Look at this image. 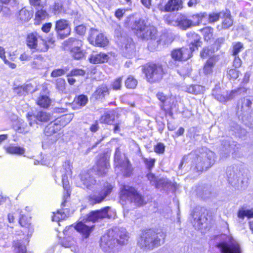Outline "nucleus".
Returning <instances> with one entry per match:
<instances>
[{
    "label": "nucleus",
    "instance_id": "a878e982",
    "mask_svg": "<svg viewBox=\"0 0 253 253\" xmlns=\"http://www.w3.org/2000/svg\"><path fill=\"white\" fill-rule=\"evenodd\" d=\"M93 225H87L83 221L79 222L75 227V228L82 233L85 238H87L93 228Z\"/></svg>",
    "mask_w": 253,
    "mask_h": 253
},
{
    "label": "nucleus",
    "instance_id": "de8ad7c7",
    "mask_svg": "<svg viewBox=\"0 0 253 253\" xmlns=\"http://www.w3.org/2000/svg\"><path fill=\"white\" fill-rule=\"evenodd\" d=\"M43 8L44 7H38V9H36L37 11L35 14V18L38 20H43L47 16V13Z\"/></svg>",
    "mask_w": 253,
    "mask_h": 253
},
{
    "label": "nucleus",
    "instance_id": "37998d69",
    "mask_svg": "<svg viewBox=\"0 0 253 253\" xmlns=\"http://www.w3.org/2000/svg\"><path fill=\"white\" fill-rule=\"evenodd\" d=\"M114 115H111L108 113L104 114L101 117L100 121L101 123L111 125L114 122Z\"/></svg>",
    "mask_w": 253,
    "mask_h": 253
},
{
    "label": "nucleus",
    "instance_id": "393cba45",
    "mask_svg": "<svg viewBox=\"0 0 253 253\" xmlns=\"http://www.w3.org/2000/svg\"><path fill=\"white\" fill-rule=\"evenodd\" d=\"M187 42L189 43V48L193 47L194 50L200 46V37L197 34L194 32H189L187 34Z\"/></svg>",
    "mask_w": 253,
    "mask_h": 253
},
{
    "label": "nucleus",
    "instance_id": "bb28decb",
    "mask_svg": "<svg viewBox=\"0 0 253 253\" xmlns=\"http://www.w3.org/2000/svg\"><path fill=\"white\" fill-rule=\"evenodd\" d=\"M39 37V36L37 33H32L28 34L26 38V43L28 47L30 49L35 50L39 41H38Z\"/></svg>",
    "mask_w": 253,
    "mask_h": 253
},
{
    "label": "nucleus",
    "instance_id": "864d4df0",
    "mask_svg": "<svg viewBox=\"0 0 253 253\" xmlns=\"http://www.w3.org/2000/svg\"><path fill=\"white\" fill-rule=\"evenodd\" d=\"M74 101L80 106H84L88 101V98L86 95L82 94L78 96Z\"/></svg>",
    "mask_w": 253,
    "mask_h": 253
},
{
    "label": "nucleus",
    "instance_id": "c85d7f7f",
    "mask_svg": "<svg viewBox=\"0 0 253 253\" xmlns=\"http://www.w3.org/2000/svg\"><path fill=\"white\" fill-rule=\"evenodd\" d=\"M109 94V89L105 85H101L98 87L93 93V97L96 99H101L106 95Z\"/></svg>",
    "mask_w": 253,
    "mask_h": 253
},
{
    "label": "nucleus",
    "instance_id": "5701e85b",
    "mask_svg": "<svg viewBox=\"0 0 253 253\" xmlns=\"http://www.w3.org/2000/svg\"><path fill=\"white\" fill-rule=\"evenodd\" d=\"M176 26L180 29L185 30L192 27L190 18L184 15H179L175 22Z\"/></svg>",
    "mask_w": 253,
    "mask_h": 253
},
{
    "label": "nucleus",
    "instance_id": "423d86ee",
    "mask_svg": "<svg viewBox=\"0 0 253 253\" xmlns=\"http://www.w3.org/2000/svg\"><path fill=\"white\" fill-rule=\"evenodd\" d=\"M143 72L147 81L151 83L160 82L164 74L162 66L156 64L145 65L143 68Z\"/></svg>",
    "mask_w": 253,
    "mask_h": 253
},
{
    "label": "nucleus",
    "instance_id": "79ce46f5",
    "mask_svg": "<svg viewBox=\"0 0 253 253\" xmlns=\"http://www.w3.org/2000/svg\"><path fill=\"white\" fill-rule=\"evenodd\" d=\"M30 125L28 126L23 121L20 120L18 122V126L16 130L20 133H26L30 131Z\"/></svg>",
    "mask_w": 253,
    "mask_h": 253
},
{
    "label": "nucleus",
    "instance_id": "4468645a",
    "mask_svg": "<svg viewBox=\"0 0 253 253\" xmlns=\"http://www.w3.org/2000/svg\"><path fill=\"white\" fill-rule=\"evenodd\" d=\"M88 40L91 44L100 47H104L108 43L107 39L102 34L92 28L90 30Z\"/></svg>",
    "mask_w": 253,
    "mask_h": 253
},
{
    "label": "nucleus",
    "instance_id": "13d9d810",
    "mask_svg": "<svg viewBox=\"0 0 253 253\" xmlns=\"http://www.w3.org/2000/svg\"><path fill=\"white\" fill-rule=\"evenodd\" d=\"M62 4L58 1H55L51 7L52 12L55 15L60 13L62 10Z\"/></svg>",
    "mask_w": 253,
    "mask_h": 253
},
{
    "label": "nucleus",
    "instance_id": "6e6d98bb",
    "mask_svg": "<svg viewBox=\"0 0 253 253\" xmlns=\"http://www.w3.org/2000/svg\"><path fill=\"white\" fill-rule=\"evenodd\" d=\"M143 161L144 163L145 164L147 169L151 171L152 169L154 167L155 163V159L153 158H143Z\"/></svg>",
    "mask_w": 253,
    "mask_h": 253
},
{
    "label": "nucleus",
    "instance_id": "a19ab883",
    "mask_svg": "<svg viewBox=\"0 0 253 253\" xmlns=\"http://www.w3.org/2000/svg\"><path fill=\"white\" fill-rule=\"evenodd\" d=\"M212 95L214 96L215 99L220 102H226L228 101L227 93L226 94L221 93L220 90H213Z\"/></svg>",
    "mask_w": 253,
    "mask_h": 253
},
{
    "label": "nucleus",
    "instance_id": "a18cd8bd",
    "mask_svg": "<svg viewBox=\"0 0 253 253\" xmlns=\"http://www.w3.org/2000/svg\"><path fill=\"white\" fill-rule=\"evenodd\" d=\"M37 104L42 107L47 108L50 104V100L47 96L43 95L39 97Z\"/></svg>",
    "mask_w": 253,
    "mask_h": 253
},
{
    "label": "nucleus",
    "instance_id": "1a4fd4ad",
    "mask_svg": "<svg viewBox=\"0 0 253 253\" xmlns=\"http://www.w3.org/2000/svg\"><path fill=\"white\" fill-rule=\"evenodd\" d=\"M221 253H242V249L238 242L232 237L217 245Z\"/></svg>",
    "mask_w": 253,
    "mask_h": 253
},
{
    "label": "nucleus",
    "instance_id": "e433bc0d",
    "mask_svg": "<svg viewBox=\"0 0 253 253\" xmlns=\"http://www.w3.org/2000/svg\"><path fill=\"white\" fill-rule=\"evenodd\" d=\"M31 66L33 68L40 69L44 66L43 57L41 55H36L34 60L31 63Z\"/></svg>",
    "mask_w": 253,
    "mask_h": 253
},
{
    "label": "nucleus",
    "instance_id": "7c9ffc66",
    "mask_svg": "<svg viewBox=\"0 0 253 253\" xmlns=\"http://www.w3.org/2000/svg\"><path fill=\"white\" fill-rule=\"evenodd\" d=\"M6 152L10 154L23 155L25 152V149L23 147L10 145L8 146L4 147Z\"/></svg>",
    "mask_w": 253,
    "mask_h": 253
},
{
    "label": "nucleus",
    "instance_id": "9b49d317",
    "mask_svg": "<svg viewBox=\"0 0 253 253\" xmlns=\"http://www.w3.org/2000/svg\"><path fill=\"white\" fill-rule=\"evenodd\" d=\"M54 30L59 39L67 38L70 35L71 31L69 21L64 19L57 20L55 23Z\"/></svg>",
    "mask_w": 253,
    "mask_h": 253
},
{
    "label": "nucleus",
    "instance_id": "58836bf2",
    "mask_svg": "<svg viewBox=\"0 0 253 253\" xmlns=\"http://www.w3.org/2000/svg\"><path fill=\"white\" fill-rule=\"evenodd\" d=\"M216 62L214 57H211L206 62L204 69V73L206 75L210 74L212 72V68Z\"/></svg>",
    "mask_w": 253,
    "mask_h": 253
},
{
    "label": "nucleus",
    "instance_id": "b1692460",
    "mask_svg": "<svg viewBox=\"0 0 253 253\" xmlns=\"http://www.w3.org/2000/svg\"><path fill=\"white\" fill-rule=\"evenodd\" d=\"M30 220V218L23 215H22L19 220L20 225L24 228L23 231L24 234L27 235V236L31 235L33 232V228L31 226Z\"/></svg>",
    "mask_w": 253,
    "mask_h": 253
},
{
    "label": "nucleus",
    "instance_id": "49530a36",
    "mask_svg": "<svg viewBox=\"0 0 253 253\" xmlns=\"http://www.w3.org/2000/svg\"><path fill=\"white\" fill-rule=\"evenodd\" d=\"M48 48L49 46L47 44L46 41L43 39H40L35 50L39 52H45L48 50Z\"/></svg>",
    "mask_w": 253,
    "mask_h": 253
},
{
    "label": "nucleus",
    "instance_id": "20e7f679",
    "mask_svg": "<svg viewBox=\"0 0 253 253\" xmlns=\"http://www.w3.org/2000/svg\"><path fill=\"white\" fill-rule=\"evenodd\" d=\"M252 101L248 98H243L239 100L238 113L245 125L253 129V112L251 111Z\"/></svg>",
    "mask_w": 253,
    "mask_h": 253
},
{
    "label": "nucleus",
    "instance_id": "2f4dec72",
    "mask_svg": "<svg viewBox=\"0 0 253 253\" xmlns=\"http://www.w3.org/2000/svg\"><path fill=\"white\" fill-rule=\"evenodd\" d=\"M247 89L244 87H238L232 90L227 93L228 101L231 100L239 96L244 95L247 92Z\"/></svg>",
    "mask_w": 253,
    "mask_h": 253
},
{
    "label": "nucleus",
    "instance_id": "c03bdc74",
    "mask_svg": "<svg viewBox=\"0 0 253 253\" xmlns=\"http://www.w3.org/2000/svg\"><path fill=\"white\" fill-rule=\"evenodd\" d=\"M13 247L14 248L15 253H26V246L21 244L20 241H16L13 243Z\"/></svg>",
    "mask_w": 253,
    "mask_h": 253
},
{
    "label": "nucleus",
    "instance_id": "603ef678",
    "mask_svg": "<svg viewBox=\"0 0 253 253\" xmlns=\"http://www.w3.org/2000/svg\"><path fill=\"white\" fill-rule=\"evenodd\" d=\"M238 216L241 218H244L245 216L248 218L253 217V210H240L238 213Z\"/></svg>",
    "mask_w": 253,
    "mask_h": 253
},
{
    "label": "nucleus",
    "instance_id": "5fc2aeb1",
    "mask_svg": "<svg viewBox=\"0 0 253 253\" xmlns=\"http://www.w3.org/2000/svg\"><path fill=\"white\" fill-rule=\"evenodd\" d=\"M169 183L168 180L165 178H160L157 179L156 183L155 186L156 188H161L165 187H167L169 185Z\"/></svg>",
    "mask_w": 253,
    "mask_h": 253
},
{
    "label": "nucleus",
    "instance_id": "cd10ccee",
    "mask_svg": "<svg viewBox=\"0 0 253 253\" xmlns=\"http://www.w3.org/2000/svg\"><path fill=\"white\" fill-rule=\"evenodd\" d=\"M61 129V126L58 123L54 121L50 123L44 128V133L47 136H50L56 133Z\"/></svg>",
    "mask_w": 253,
    "mask_h": 253
},
{
    "label": "nucleus",
    "instance_id": "09e8293b",
    "mask_svg": "<svg viewBox=\"0 0 253 253\" xmlns=\"http://www.w3.org/2000/svg\"><path fill=\"white\" fill-rule=\"evenodd\" d=\"M137 84V80L132 76L128 77L125 82L126 86L128 88H134Z\"/></svg>",
    "mask_w": 253,
    "mask_h": 253
},
{
    "label": "nucleus",
    "instance_id": "4c0bfd02",
    "mask_svg": "<svg viewBox=\"0 0 253 253\" xmlns=\"http://www.w3.org/2000/svg\"><path fill=\"white\" fill-rule=\"evenodd\" d=\"M32 14L25 7L22 8L19 12L18 19L22 22H28L32 17Z\"/></svg>",
    "mask_w": 253,
    "mask_h": 253
},
{
    "label": "nucleus",
    "instance_id": "8fccbe9b",
    "mask_svg": "<svg viewBox=\"0 0 253 253\" xmlns=\"http://www.w3.org/2000/svg\"><path fill=\"white\" fill-rule=\"evenodd\" d=\"M232 54L234 56H237L238 53L243 49V45L240 42H234L232 44Z\"/></svg>",
    "mask_w": 253,
    "mask_h": 253
},
{
    "label": "nucleus",
    "instance_id": "473e14b6",
    "mask_svg": "<svg viewBox=\"0 0 253 253\" xmlns=\"http://www.w3.org/2000/svg\"><path fill=\"white\" fill-rule=\"evenodd\" d=\"M32 88L31 84H27L21 86H18L14 87L13 91L14 93L19 96L25 95Z\"/></svg>",
    "mask_w": 253,
    "mask_h": 253
},
{
    "label": "nucleus",
    "instance_id": "f257e3e1",
    "mask_svg": "<svg viewBox=\"0 0 253 253\" xmlns=\"http://www.w3.org/2000/svg\"><path fill=\"white\" fill-rule=\"evenodd\" d=\"M215 158V154L213 152L207 148H202L185 156L179 168H181L182 165L186 162L190 164L191 169L193 170L203 171L204 170H207L213 165Z\"/></svg>",
    "mask_w": 253,
    "mask_h": 253
},
{
    "label": "nucleus",
    "instance_id": "338daca9",
    "mask_svg": "<svg viewBox=\"0 0 253 253\" xmlns=\"http://www.w3.org/2000/svg\"><path fill=\"white\" fill-rule=\"evenodd\" d=\"M227 75L231 79L235 80L239 77V72L235 69H232L228 71Z\"/></svg>",
    "mask_w": 253,
    "mask_h": 253
},
{
    "label": "nucleus",
    "instance_id": "412c9836",
    "mask_svg": "<svg viewBox=\"0 0 253 253\" xmlns=\"http://www.w3.org/2000/svg\"><path fill=\"white\" fill-rule=\"evenodd\" d=\"M65 169L66 170L65 173L62 175V183L63 187L64 189L66 191V193L64 194L63 197L64 202L62 203V206H64V204L66 202V199H67L69 196L70 193L69 192V181L68 180V176L72 174V170L70 168V166L69 164H65Z\"/></svg>",
    "mask_w": 253,
    "mask_h": 253
},
{
    "label": "nucleus",
    "instance_id": "f8f14e48",
    "mask_svg": "<svg viewBox=\"0 0 253 253\" xmlns=\"http://www.w3.org/2000/svg\"><path fill=\"white\" fill-rule=\"evenodd\" d=\"M66 42L67 44L70 46L71 54L74 59L79 60L84 57V52L81 49L83 45L82 41L71 38L66 41Z\"/></svg>",
    "mask_w": 253,
    "mask_h": 253
},
{
    "label": "nucleus",
    "instance_id": "0eeeda50",
    "mask_svg": "<svg viewBox=\"0 0 253 253\" xmlns=\"http://www.w3.org/2000/svg\"><path fill=\"white\" fill-rule=\"evenodd\" d=\"M121 198L122 200L127 199L137 206L142 205L144 203V200L141 195L134 188L127 185H124L122 187Z\"/></svg>",
    "mask_w": 253,
    "mask_h": 253
},
{
    "label": "nucleus",
    "instance_id": "4be33fe9",
    "mask_svg": "<svg viewBox=\"0 0 253 253\" xmlns=\"http://www.w3.org/2000/svg\"><path fill=\"white\" fill-rule=\"evenodd\" d=\"M109 59L108 55L103 52H93L88 58L89 62L92 64H100L107 62Z\"/></svg>",
    "mask_w": 253,
    "mask_h": 253
},
{
    "label": "nucleus",
    "instance_id": "e2e57ef3",
    "mask_svg": "<svg viewBox=\"0 0 253 253\" xmlns=\"http://www.w3.org/2000/svg\"><path fill=\"white\" fill-rule=\"evenodd\" d=\"M53 215L52 217V220L53 221L59 222L60 220L64 219L65 217V214L62 213V212L58 211L56 213H53Z\"/></svg>",
    "mask_w": 253,
    "mask_h": 253
},
{
    "label": "nucleus",
    "instance_id": "f3484780",
    "mask_svg": "<svg viewBox=\"0 0 253 253\" xmlns=\"http://www.w3.org/2000/svg\"><path fill=\"white\" fill-rule=\"evenodd\" d=\"M183 1L182 0H169L165 5L162 3L158 4V9L162 12H172L182 9Z\"/></svg>",
    "mask_w": 253,
    "mask_h": 253
},
{
    "label": "nucleus",
    "instance_id": "ea45409f",
    "mask_svg": "<svg viewBox=\"0 0 253 253\" xmlns=\"http://www.w3.org/2000/svg\"><path fill=\"white\" fill-rule=\"evenodd\" d=\"M229 138L225 139L222 141V145L223 147V150L220 153V156L222 158L227 157L230 153V144H229Z\"/></svg>",
    "mask_w": 253,
    "mask_h": 253
},
{
    "label": "nucleus",
    "instance_id": "9d476101",
    "mask_svg": "<svg viewBox=\"0 0 253 253\" xmlns=\"http://www.w3.org/2000/svg\"><path fill=\"white\" fill-rule=\"evenodd\" d=\"M113 187L114 186L112 184L108 182L105 183L104 188L101 191L98 193H95L88 196V203L91 205L101 203L111 193Z\"/></svg>",
    "mask_w": 253,
    "mask_h": 253
},
{
    "label": "nucleus",
    "instance_id": "a211bd4d",
    "mask_svg": "<svg viewBox=\"0 0 253 253\" xmlns=\"http://www.w3.org/2000/svg\"><path fill=\"white\" fill-rule=\"evenodd\" d=\"M110 155L107 153L101 154L97 161L95 169L99 175H103L106 173L110 165L109 163Z\"/></svg>",
    "mask_w": 253,
    "mask_h": 253
},
{
    "label": "nucleus",
    "instance_id": "7ed1b4c3",
    "mask_svg": "<svg viewBox=\"0 0 253 253\" xmlns=\"http://www.w3.org/2000/svg\"><path fill=\"white\" fill-rule=\"evenodd\" d=\"M166 234L163 232L156 233L149 231L142 234L137 241V245L145 250H151L165 242Z\"/></svg>",
    "mask_w": 253,
    "mask_h": 253
},
{
    "label": "nucleus",
    "instance_id": "4d7b16f0",
    "mask_svg": "<svg viewBox=\"0 0 253 253\" xmlns=\"http://www.w3.org/2000/svg\"><path fill=\"white\" fill-rule=\"evenodd\" d=\"M156 97L158 99H159L162 103V104L160 105L161 109L162 110L166 112V110L165 108L164 103L167 99V96L165 95L164 93L159 92L157 93Z\"/></svg>",
    "mask_w": 253,
    "mask_h": 253
},
{
    "label": "nucleus",
    "instance_id": "6e6552de",
    "mask_svg": "<svg viewBox=\"0 0 253 253\" xmlns=\"http://www.w3.org/2000/svg\"><path fill=\"white\" fill-rule=\"evenodd\" d=\"M114 163L115 170L117 169L122 171L123 175L126 177L129 176L132 171L131 166L129 161L125 158L122 159L121 152L119 148H117L114 154Z\"/></svg>",
    "mask_w": 253,
    "mask_h": 253
},
{
    "label": "nucleus",
    "instance_id": "052dcab7",
    "mask_svg": "<svg viewBox=\"0 0 253 253\" xmlns=\"http://www.w3.org/2000/svg\"><path fill=\"white\" fill-rule=\"evenodd\" d=\"M213 53V51L211 49V48H210L209 47H206L203 48V50L201 52L200 55L201 57L203 58H207L209 56L213 57L212 56Z\"/></svg>",
    "mask_w": 253,
    "mask_h": 253
},
{
    "label": "nucleus",
    "instance_id": "c9c22d12",
    "mask_svg": "<svg viewBox=\"0 0 253 253\" xmlns=\"http://www.w3.org/2000/svg\"><path fill=\"white\" fill-rule=\"evenodd\" d=\"M223 20L222 22V28L223 29H228L233 25V20L229 12H223L221 13Z\"/></svg>",
    "mask_w": 253,
    "mask_h": 253
},
{
    "label": "nucleus",
    "instance_id": "bf43d9fd",
    "mask_svg": "<svg viewBox=\"0 0 253 253\" xmlns=\"http://www.w3.org/2000/svg\"><path fill=\"white\" fill-rule=\"evenodd\" d=\"M203 16L200 14H197L192 16L190 18L192 27L199 25L202 21Z\"/></svg>",
    "mask_w": 253,
    "mask_h": 253
},
{
    "label": "nucleus",
    "instance_id": "680f3d73",
    "mask_svg": "<svg viewBox=\"0 0 253 253\" xmlns=\"http://www.w3.org/2000/svg\"><path fill=\"white\" fill-rule=\"evenodd\" d=\"M123 80V77H120L116 79L112 84V86L114 90H119L122 87V83Z\"/></svg>",
    "mask_w": 253,
    "mask_h": 253
},
{
    "label": "nucleus",
    "instance_id": "72a5a7b5",
    "mask_svg": "<svg viewBox=\"0 0 253 253\" xmlns=\"http://www.w3.org/2000/svg\"><path fill=\"white\" fill-rule=\"evenodd\" d=\"M61 245L62 246L65 248H70L71 251L74 253H79V248L76 245V241L73 239L64 240L63 241H62Z\"/></svg>",
    "mask_w": 253,
    "mask_h": 253
},
{
    "label": "nucleus",
    "instance_id": "2eb2a0df",
    "mask_svg": "<svg viewBox=\"0 0 253 253\" xmlns=\"http://www.w3.org/2000/svg\"><path fill=\"white\" fill-rule=\"evenodd\" d=\"M26 117L31 126H34L35 125L40 124V123L46 122L50 120V118L49 114L43 111H39L33 115L28 113Z\"/></svg>",
    "mask_w": 253,
    "mask_h": 253
},
{
    "label": "nucleus",
    "instance_id": "39448f33",
    "mask_svg": "<svg viewBox=\"0 0 253 253\" xmlns=\"http://www.w3.org/2000/svg\"><path fill=\"white\" fill-rule=\"evenodd\" d=\"M137 36L143 40H155L157 36L156 28L150 25H147L144 20L135 21L133 27Z\"/></svg>",
    "mask_w": 253,
    "mask_h": 253
},
{
    "label": "nucleus",
    "instance_id": "f704fd0d",
    "mask_svg": "<svg viewBox=\"0 0 253 253\" xmlns=\"http://www.w3.org/2000/svg\"><path fill=\"white\" fill-rule=\"evenodd\" d=\"M73 114H69L57 118L56 122L58 123L61 128L69 124L73 118Z\"/></svg>",
    "mask_w": 253,
    "mask_h": 253
},
{
    "label": "nucleus",
    "instance_id": "6ab92c4d",
    "mask_svg": "<svg viewBox=\"0 0 253 253\" xmlns=\"http://www.w3.org/2000/svg\"><path fill=\"white\" fill-rule=\"evenodd\" d=\"M109 207H106L102 210L90 212L87 215L86 221L94 222L104 218H109L108 211Z\"/></svg>",
    "mask_w": 253,
    "mask_h": 253
},
{
    "label": "nucleus",
    "instance_id": "f03ea898",
    "mask_svg": "<svg viewBox=\"0 0 253 253\" xmlns=\"http://www.w3.org/2000/svg\"><path fill=\"white\" fill-rule=\"evenodd\" d=\"M128 239V236L125 229L110 230L101 238L100 247L104 252L114 253L118 245L126 244Z\"/></svg>",
    "mask_w": 253,
    "mask_h": 253
},
{
    "label": "nucleus",
    "instance_id": "69168bd1",
    "mask_svg": "<svg viewBox=\"0 0 253 253\" xmlns=\"http://www.w3.org/2000/svg\"><path fill=\"white\" fill-rule=\"evenodd\" d=\"M67 71L66 69H57L54 70L51 73V76L52 77H57L62 76L66 74Z\"/></svg>",
    "mask_w": 253,
    "mask_h": 253
},
{
    "label": "nucleus",
    "instance_id": "dca6fc26",
    "mask_svg": "<svg viewBox=\"0 0 253 253\" xmlns=\"http://www.w3.org/2000/svg\"><path fill=\"white\" fill-rule=\"evenodd\" d=\"M194 51L193 47H191L190 49L183 47L173 50L171 55L172 58L175 61L186 60L191 57L192 52Z\"/></svg>",
    "mask_w": 253,
    "mask_h": 253
},
{
    "label": "nucleus",
    "instance_id": "774afa93",
    "mask_svg": "<svg viewBox=\"0 0 253 253\" xmlns=\"http://www.w3.org/2000/svg\"><path fill=\"white\" fill-rule=\"evenodd\" d=\"M30 4L34 7L36 9L38 7H44V4L42 3L41 0H29Z\"/></svg>",
    "mask_w": 253,
    "mask_h": 253
},
{
    "label": "nucleus",
    "instance_id": "c756f323",
    "mask_svg": "<svg viewBox=\"0 0 253 253\" xmlns=\"http://www.w3.org/2000/svg\"><path fill=\"white\" fill-rule=\"evenodd\" d=\"M124 53L125 56L128 58H130L135 55V47L134 43L131 40L128 41L127 43L126 44L124 49Z\"/></svg>",
    "mask_w": 253,
    "mask_h": 253
},
{
    "label": "nucleus",
    "instance_id": "ddd939ff",
    "mask_svg": "<svg viewBox=\"0 0 253 253\" xmlns=\"http://www.w3.org/2000/svg\"><path fill=\"white\" fill-rule=\"evenodd\" d=\"M242 175L240 170L236 166H230L227 168L228 180L232 186L238 187L242 183Z\"/></svg>",
    "mask_w": 253,
    "mask_h": 253
},
{
    "label": "nucleus",
    "instance_id": "aec40b11",
    "mask_svg": "<svg viewBox=\"0 0 253 253\" xmlns=\"http://www.w3.org/2000/svg\"><path fill=\"white\" fill-rule=\"evenodd\" d=\"M81 182L82 184L80 186L83 188H86L90 190L97 188L96 180L91 177L88 173H85L81 175Z\"/></svg>",
    "mask_w": 253,
    "mask_h": 253
},
{
    "label": "nucleus",
    "instance_id": "0e129e2a",
    "mask_svg": "<svg viewBox=\"0 0 253 253\" xmlns=\"http://www.w3.org/2000/svg\"><path fill=\"white\" fill-rule=\"evenodd\" d=\"M56 87L61 91H63L65 89V81L63 79L58 78L56 80Z\"/></svg>",
    "mask_w": 253,
    "mask_h": 253
},
{
    "label": "nucleus",
    "instance_id": "3c124183",
    "mask_svg": "<svg viewBox=\"0 0 253 253\" xmlns=\"http://www.w3.org/2000/svg\"><path fill=\"white\" fill-rule=\"evenodd\" d=\"M202 87L199 85H191L187 88L186 91L190 93L199 94L202 91Z\"/></svg>",
    "mask_w": 253,
    "mask_h": 253
}]
</instances>
